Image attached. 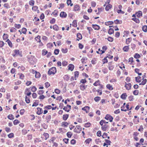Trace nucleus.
I'll use <instances>...</instances> for the list:
<instances>
[{"label":"nucleus","mask_w":147,"mask_h":147,"mask_svg":"<svg viewBox=\"0 0 147 147\" xmlns=\"http://www.w3.org/2000/svg\"><path fill=\"white\" fill-rule=\"evenodd\" d=\"M56 72V69L55 67H52L48 71V74L50 75L51 74H54Z\"/></svg>","instance_id":"1"},{"label":"nucleus","mask_w":147,"mask_h":147,"mask_svg":"<svg viewBox=\"0 0 147 147\" xmlns=\"http://www.w3.org/2000/svg\"><path fill=\"white\" fill-rule=\"evenodd\" d=\"M105 119L106 120H109L110 122H111L113 121V117L110 115L107 114L106 115Z\"/></svg>","instance_id":"2"},{"label":"nucleus","mask_w":147,"mask_h":147,"mask_svg":"<svg viewBox=\"0 0 147 147\" xmlns=\"http://www.w3.org/2000/svg\"><path fill=\"white\" fill-rule=\"evenodd\" d=\"M82 128L79 125H77L76 127L74 129V131L77 133H80V131L81 130Z\"/></svg>","instance_id":"3"},{"label":"nucleus","mask_w":147,"mask_h":147,"mask_svg":"<svg viewBox=\"0 0 147 147\" xmlns=\"http://www.w3.org/2000/svg\"><path fill=\"white\" fill-rule=\"evenodd\" d=\"M71 106L69 105H67V107H65L63 108V109L65 110L66 111H67L68 112L70 109H71Z\"/></svg>","instance_id":"4"},{"label":"nucleus","mask_w":147,"mask_h":147,"mask_svg":"<svg viewBox=\"0 0 147 147\" xmlns=\"http://www.w3.org/2000/svg\"><path fill=\"white\" fill-rule=\"evenodd\" d=\"M125 84H126L125 86L126 88V89L128 90L130 89L131 86V84L130 83L127 84L126 83H125Z\"/></svg>","instance_id":"5"},{"label":"nucleus","mask_w":147,"mask_h":147,"mask_svg":"<svg viewBox=\"0 0 147 147\" xmlns=\"http://www.w3.org/2000/svg\"><path fill=\"white\" fill-rule=\"evenodd\" d=\"M92 28L95 30H99L100 28L99 26L96 24H92Z\"/></svg>","instance_id":"6"},{"label":"nucleus","mask_w":147,"mask_h":147,"mask_svg":"<svg viewBox=\"0 0 147 147\" xmlns=\"http://www.w3.org/2000/svg\"><path fill=\"white\" fill-rule=\"evenodd\" d=\"M34 58V57L32 56L28 58L29 60L28 61H29L30 63L31 64H34V61L32 60V59H33Z\"/></svg>","instance_id":"7"},{"label":"nucleus","mask_w":147,"mask_h":147,"mask_svg":"<svg viewBox=\"0 0 147 147\" xmlns=\"http://www.w3.org/2000/svg\"><path fill=\"white\" fill-rule=\"evenodd\" d=\"M68 67L69 70L72 71L74 69V66L72 64H70L68 65Z\"/></svg>","instance_id":"8"},{"label":"nucleus","mask_w":147,"mask_h":147,"mask_svg":"<svg viewBox=\"0 0 147 147\" xmlns=\"http://www.w3.org/2000/svg\"><path fill=\"white\" fill-rule=\"evenodd\" d=\"M37 109L38 111L37 112V113L38 115H40L42 113L43 110L42 108H38Z\"/></svg>","instance_id":"9"},{"label":"nucleus","mask_w":147,"mask_h":147,"mask_svg":"<svg viewBox=\"0 0 147 147\" xmlns=\"http://www.w3.org/2000/svg\"><path fill=\"white\" fill-rule=\"evenodd\" d=\"M60 16V17L62 18H65L67 16V14L64 12L62 11L61 13Z\"/></svg>","instance_id":"10"},{"label":"nucleus","mask_w":147,"mask_h":147,"mask_svg":"<svg viewBox=\"0 0 147 147\" xmlns=\"http://www.w3.org/2000/svg\"><path fill=\"white\" fill-rule=\"evenodd\" d=\"M89 107L86 106L82 108V110L85 111L86 113H87L88 112L89 110Z\"/></svg>","instance_id":"11"},{"label":"nucleus","mask_w":147,"mask_h":147,"mask_svg":"<svg viewBox=\"0 0 147 147\" xmlns=\"http://www.w3.org/2000/svg\"><path fill=\"white\" fill-rule=\"evenodd\" d=\"M112 5L110 4H109L107 5L105 8V10L107 11H108L109 9H110L111 7H112Z\"/></svg>","instance_id":"12"},{"label":"nucleus","mask_w":147,"mask_h":147,"mask_svg":"<svg viewBox=\"0 0 147 147\" xmlns=\"http://www.w3.org/2000/svg\"><path fill=\"white\" fill-rule=\"evenodd\" d=\"M142 12L141 11H139L138 12L136 13V15L137 16V17L139 18L140 16H142Z\"/></svg>","instance_id":"13"},{"label":"nucleus","mask_w":147,"mask_h":147,"mask_svg":"<svg viewBox=\"0 0 147 147\" xmlns=\"http://www.w3.org/2000/svg\"><path fill=\"white\" fill-rule=\"evenodd\" d=\"M108 127V125L106 124H105L102 126L101 127L102 129L104 131H106L107 128Z\"/></svg>","instance_id":"14"},{"label":"nucleus","mask_w":147,"mask_h":147,"mask_svg":"<svg viewBox=\"0 0 147 147\" xmlns=\"http://www.w3.org/2000/svg\"><path fill=\"white\" fill-rule=\"evenodd\" d=\"M129 49V46H125L123 48V50L124 51L126 52L128 51Z\"/></svg>","instance_id":"15"},{"label":"nucleus","mask_w":147,"mask_h":147,"mask_svg":"<svg viewBox=\"0 0 147 147\" xmlns=\"http://www.w3.org/2000/svg\"><path fill=\"white\" fill-rule=\"evenodd\" d=\"M114 33V30L113 28H110L108 31V33L110 34H111Z\"/></svg>","instance_id":"16"},{"label":"nucleus","mask_w":147,"mask_h":147,"mask_svg":"<svg viewBox=\"0 0 147 147\" xmlns=\"http://www.w3.org/2000/svg\"><path fill=\"white\" fill-rule=\"evenodd\" d=\"M80 9V7L78 5H76L74 6V10L75 11H78Z\"/></svg>","instance_id":"17"},{"label":"nucleus","mask_w":147,"mask_h":147,"mask_svg":"<svg viewBox=\"0 0 147 147\" xmlns=\"http://www.w3.org/2000/svg\"><path fill=\"white\" fill-rule=\"evenodd\" d=\"M127 96V95L126 93H123L122 94L121 96V98L123 99H125L126 97Z\"/></svg>","instance_id":"18"},{"label":"nucleus","mask_w":147,"mask_h":147,"mask_svg":"<svg viewBox=\"0 0 147 147\" xmlns=\"http://www.w3.org/2000/svg\"><path fill=\"white\" fill-rule=\"evenodd\" d=\"M132 20L135 21L136 23L139 24L140 22V20L138 18H132Z\"/></svg>","instance_id":"19"},{"label":"nucleus","mask_w":147,"mask_h":147,"mask_svg":"<svg viewBox=\"0 0 147 147\" xmlns=\"http://www.w3.org/2000/svg\"><path fill=\"white\" fill-rule=\"evenodd\" d=\"M137 82H140L141 80V78L140 76H138L135 78Z\"/></svg>","instance_id":"20"},{"label":"nucleus","mask_w":147,"mask_h":147,"mask_svg":"<svg viewBox=\"0 0 147 147\" xmlns=\"http://www.w3.org/2000/svg\"><path fill=\"white\" fill-rule=\"evenodd\" d=\"M36 73L35 76L36 78H39L40 77V75L39 72H37L36 71H35Z\"/></svg>","instance_id":"21"},{"label":"nucleus","mask_w":147,"mask_h":147,"mask_svg":"<svg viewBox=\"0 0 147 147\" xmlns=\"http://www.w3.org/2000/svg\"><path fill=\"white\" fill-rule=\"evenodd\" d=\"M86 86H85L83 84H82L80 85V88L82 90H84L86 88Z\"/></svg>","instance_id":"22"},{"label":"nucleus","mask_w":147,"mask_h":147,"mask_svg":"<svg viewBox=\"0 0 147 147\" xmlns=\"http://www.w3.org/2000/svg\"><path fill=\"white\" fill-rule=\"evenodd\" d=\"M87 60V58L86 57H83L81 59V61L82 63H86V62H84V61H86Z\"/></svg>","instance_id":"23"},{"label":"nucleus","mask_w":147,"mask_h":147,"mask_svg":"<svg viewBox=\"0 0 147 147\" xmlns=\"http://www.w3.org/2000/svg\"><path fill=\"white\" fill-rule=\"evenodd\" d=\"M113 23V21H108V22H105V24L107 25L108 26L109 25H111Z\"/></svg>","instance_id":"24"},{"label":"nucleus","mask_w":147,"mask_h":147,"mask_svg":"<svg viewBox=\"0 0 147 147\" xmlns=\"http://www.w3.org/2000/svg\"><path fill=\"white\" fill-rule=\"evenodd\" d=\"M107 88L110 90H112L113 89L112 86L109 84H107L106 86Z\"/></svg>","instance_id":"25"},{"label":"nucleus","mask_w":147,"mask_h":147,"mask_svg":"<svg viewBox=\"0 0 147 147\" xmlns=\"http://www.w3.org/2000/svg\"><path fill=\"white\" fill-rule=\"evenodd\" d=\"M53 28L54 30L57 31L59 29V27L56 25H55L53 26Z\"/></svg>","instance_id":"26"},{"label":"nucleus","mask_w":147,"mask_h":147,"mask_svg":"<svg viewBox=\"0 0 147 147\" xmlns=\"http://www.w3.org/2000/svg\"><path fill=\"white\" fill-rule=\"evenodd\" d=\"M69 115L67 114L64 115L63 116V120L65 121L67 120L68 117Z\"/></svg>","instance_id":"27"},{"label":"nucleus","mask_w":147,"mask_h":147,"mask_svg":"<svg viewBox=\"0 0 147 147\" xmlns=\"http://www.w3.org/2000/svg\"><path fill=\"white\" fill-rule=\"evenodd\" d=\"M142 30L143 31L146 32L147 31V26H144L142 28Z\"/></svg>","instance_id":"28"},{"label":"nucleus","mask_w":147,"mask_h":147,"mask_svg":"<svg viewBox=\"0 0 147 147\" xmlns=\"http://www.w3.org/2000/svg\"><path fill=\"white\" fill-rule=\"evenodd\" d=\"M8 118L10 120H13L14 119V117L12 114H10L7 116Z\"/></svg>","instance_id":"29"},{"label":"nucleus","mask_w":147,"mask_h":147,"mask_svg":"<svg viewBox=\"0 0 147 147\" xmlns=\"http://www.w3.org/2000/svg\"><path fill=\"white\" fill-rule=\"evenodd\" d=\"M131 38H129L126 39V43L127 44H129L130 42L131 41Z\"/></svg>","instance_id":"30"},{"label":"nucleus","mask_w":147,"mask_h":147,"mask_svg":"<svg viewBox=\"0 0 147 147\" xmlns=\"http://www.w3.org/2000/svg\"><path fill=\"white\" fill-rule=\"evenodd\" d=\"M71 0H67V3L68 5H70L71 6H72L73 5L72 3H71Z\"/></svg>","instance_id":"31"},{"label":"nucleus","mask_w":147,"mask_h":147,"mask_svg":"<svg viewBox=\"0 0 147 147\" xmlns=\"http://www.w3.org/2000/svg\"><path fill=\"white\" fill-rule=\"evenodd\" d=\"M40 36H37L35 38L36 40L38 42H40Z\"/></svg>","instance_id":"32"},{"label":"nucleus","mask_w":147,"mask_h":147,"mask_svg":"<svg viewBox=\"0 0 147 147\" xmlns=\"http://www.w3.org/2000/svg\"><path fill=\"white\" fill-rule=\"evenodd\" d=\"M105 141L106 143L107 144V145H111V142L110 140L107 139H105Z\"/></svg>","instance_id":"33"},{"label":"nucleus","mask_w":147,"mask_h":147,"mask_svg":"<svg viewBox=\"0 0 147 147\" xmlns=\"http://www.w3.org/2000/svg\"><path fill=\"white\" fill-rule=\"evenodd\" d=\"M79 75V72L78 71H76L74 72L75 78V80H76V78L78 77Z\"/></svg>","instance_id":"34"},{"label":"nucleus","mask_w":147,"mask_h":147,"mask_svg":"<svg viewBox=\"0 0 147 147\" xmlns=\"http://www.w3.org/2000/svg\"><path fill=\"white\" fill-rule=\"evenodd\" d=\"M7 43L9 47H12V43L10 41V40H9V39H8L7 41Z\"/></svg>","instance_id":"35"},{"label":"nucleus","mask_w":147,"mask_h":147,"mask_svg":"<svg viewBox=\"0 0 147 147\" xmlns=\"http://www.w3.org/2000/svg\"><path fill=\"white\" fill-rule=\"evenodd\" d=\"M48 53V52L45 49L43 50L42 52V54L43 55H45Z\"/></svg>","instance_id":"36"},{"label":"nucleus","mask_w":147,"mask_h":147,"mask_svg":"<svg viewBox=\"0 0 147 147\" xmlns=\"http://www.w3.org/2000/svg\"><path fill=\"white\" fill-rule=\"evenodd\" d=\"M77 38L80 39H81L82 38V35L80 33H78L77 34Z\"/></svg>","instance_id":"37"},{"label":"nucleus","mask_w":147,"mask_h":147,"mask_svg":"<svg viewBox=\"0 0 147 147\" xmlns=\"http://www.w3.org/2000/svg\"><path fill=\"white\" fill-rule=\"evenodd\" d=\"M94 99L96 102H98L100 99V98L99 97L96 96L94 98Z\"/></svg>","instance_id":"38"},{"label":"nucleus","mask_w":147,"mask_h":147,"mask_svg":"<svg viewBox=\"0 0 147 147\" xmlns=\"http://www.w3.org/2000/svg\"><path fill=\"white\" fill-rule=\"evenodd\" d=\"M20 123V121L17 119L14 120L13 121V124L14 125H16L17 124L19 123Z\"/></svg>","instance_id":"39"},{"label":"nucleus","mask_w":147,"mask_h":147,"mask_svg":"<svg viewBox=\"0 0 147 147\" xmlns=\"http://www.w3.org/2000/svg\"><path fill=\"white\" fill-rule=\"evenodd\" d=\"M142 80L143 81L141 82V84L142 85H145L147 82V80L146 79H144V78H143Z\"/></svg>","instance_id":"40"},{"label":"nucleus","mask_w":147,"mask_h":147,"mask_svg":"<svg viewBox=\"0 0 147 147\" xmlns=\"http://www.w3.org/2000/svg\"><path fill=\"white\" fill-rule=\"evenodd\" d=\"M114 22L116 24H121L122 23V22L121 21H119L118 20H116L114 21Z\"/></svg>","instance_id":"41"},{"label":"nucleus","mask_w":147,"mask_h":147,"mask_svg":"<svg viewBox=\"0 0 147 147\" xmlns=\"http://www.w3.org/2000/svg\"><path fill=\"white\" fill-rule=\"evenodd\" d=\"M140 55L138 53L135 54L134 55V57L136 59H138L140 57Z\"/></svg>","instance_id":"42"},{"label":"nucleus","mask_w":147,"mask_h":147,"mask_svg":"<svg viewBox=\"0 0 147 147\" xmlns=\"http://www.w3.org/2000/svg\"><path fill=\"white\" fill-rule=\"evenodd\" d=\"M64 78L66 80H68L69 79V77L67 75H65L64 77Z\"/></svg>","instance_id":"43"},{"label":"nucleus","mask_w":147,"mask_h":147,"mask_svg":"<svg viewBox=\"0 0 147 147\" xmlns=\"http://www.w3.org/2000/svg\"><path fill=\"white\" fill-rule=\"evenodd\" d=\"M26 29L24 28H22V32L24 34H25L26 33Z\"/></svg>","instance_id":"44"},{"label":"nucleus","mask_w":147,"mask_h":147,"mask_svg":"<svg viewBox=\"0 0 147 147\" xmlns=\"http://www.w3.org/2000/svg\"><path fill=\"white\" fill-rule=\"evenodd\" d=\"M91 125L90 123H87L85 124V127H90Z\"/></svg>","instance_id":"45"},{"label":"nucleus","mask_w":147,"mask_h":147,"mask_svg":"<svg viewBox=\"0 0 147 147\" xmlns=\"http://www.w3.org/2000/svg\"><path fill=\"white\" fill-rule=\"evenodd\" d=\"M62 125H63L65 126V127H67V125L69 124L68 123L66 122H62Z\"/></svg>","instance_id":"46"},{"label":"nucleus","mask_w":147,"mask_h":147,"mask_svg":"<svg viewBox=\"0 0 147 147\" xmlns=\"http://www.w3.org/2000/svg\"><path fill=\"white\" fill-rule=\"evenodd\" d=\"M61 51L63 53H65L67 52V49H62Z\"/></svg>","instance_id":"47"},{"label":"nucleus","mask_w":147,"mask_h":147,"mask_svg":"<svg viewBox=\"0 0 147 147\" xmlns=\"http://www.w3.org/2000/svg\"><path fill=\"white\" fill-rule=\"evenodd\" d=\"M34 1L33 0H31L29 2V5H30L32 6L34 5Z\"/></svg>","instance_id":"48"},{"label":"nucleus","mask_w":147,"mask_h":147,"mask_svg":"<svg viewBox=\"0 0 147 147\" xmlns=\"http://www.w3.org/2000/svg\"><path fill=\"white\" fill-rule=\"evenodd\" d=\"M25 101L27 103H29L30 102V100L26 96H25Z\"/></svg>","instance_id":"49"},{"label":"nucleus","mask_w":147,"mask_h":147,"mask_svg":"<svg viewBox=\"0 0 147 147\" xmlns=\"http://www.w3.org/2000/svg\"><path fill=\"white\" fill-rule=\"evenodd\" d=\"M72 134H71L70 132H68L67 134V135L68 138H70L71 137Z\"/></svg>","instance_id":"50"},{"label":"nucleus","mask_w":147,"mask_h":147,"mask_svg":"<svg viewBox=\"0 0 147 147\" xmlns=\"http://www.w3.org/2000/svg\"><path fill=\"white\" fill-rule=\"evenodd\" d=\"M59 52V49H55L54 51V54L56 55H57L58 54Z\"/></svg>","instance_id":"51"},{"label":"nucleus","mask_w":147,"mask_h":147,"mask_svg":"<svg viewBox=\"0 0 147 147\" xmlns=\"http://www.w3.org/2000/svg\"><path fill=\"white\" fill-rule=\"evenodd\" d=\"M107 57H105L104 59L102 60L103 63L104 64L105 63H107L108 62L107 59Z\"/></svg>","instance_id":"52"},{"label":"nucleus","mask_w":147,"mask_h":147,"mask_svg":"<svg viewBox=\"0 0 147 147\" xmlns=\"http://www.w3.org/2000/svg\"><path fill=\"white\" fill-rule=\"evenodd\" d=\"M55 92L57 94H59L60 92V91L57 89H56L55 90Z\"/></svg>","instance_id":"53"},{"label":"nucleus","mask_w":147,"mask_h":147,"mask_svg":"<svg viewBox=\"0 0 147 147\" xmlns=\"http://www.w3.org/2000/svg\"><path fill=\"white\" fill-rule=\"evenodd\" d=\"M92 140V139L90 138H88L86 139L85 141V142L87 144H89L90 141Z\"/></svg>","instance_id":"54"},{"label":"nucleus","mask_w":147,"mask_h":147,"mask_svg":"<svg viewBox=\"0 0 147 147\" xmlns=\"http://www.w3.org/2000/svg\"><path fill=\"white\" fill-rule=\"evenodd\" d=\"M73 25L74 27L77 26V22L76 20H74L73 22Z\"/></svg>","instance_id":"55"},{"label":"nucleus","mask_w":147,"mask_h":147,"mask_svg":"<svg viewBox=\"0 0 147 147\" xmlns=\"http://www.w3.org/2000/svg\"><path fill=\"white\" fill-rule=\"evenodd\" d=\"M45 85L46 88H48L50 85V84L47 82L45 83Z\"/></svg>","instance_id":"56"},{"label":"nucleus","mask_w":147,"mask_h":147,"mask_svg":"<svg viewBox=\"0 0 147 147\" xmlns=\"http://www.w3.org/2000/svg\"><path fill=\"white\" fill-rule=\"evenodd\" d=\"M107 40L110 42H112L113 40V38L111 37H109L107 38Z\"/></svg>","instance_id":"57"},{"label":"nucleus","mask_w":147,"mask_h":147,"mask_svg":"<svg viewBox=\"0 0 147 147\" xmlns=\"http://www.w3.org/2000/svg\"><path fill=\"white\" fill-rule=\"evenodd\" d=\"M27 133V130L26 129H23L22 131V134L23 135H25Z\"/></svg>","instance_id":"58"},{"label":"nucleus","mask_w":147,"mask_h":147,"mask_svg":"<svg viewBox=\"0 0 147 147\" xmlns=\"http://www.w3.org/2000/svg\"><path fill=\"white\" fill-rule=\"evenodd\" d=\"M8 35L7 34H4L3 36V39L4 40H6L8 38Z\"/></svg>","instance_id":"59"},{"label":"nucleus","mask_w":147,"mask_h":147,"mask_svg":"<svg viewBox=\"0 0 147 147\" xmlns=\"http://www.w3.org/2000/svg\"><path fill=\"white\" fill-rule=\"evenodd\" d=\"M107 134L106 133H104L103 135L102 136V137L103 138H106L107 137Z\"/></svg>","instance_id":"60"},{"label":"nucleus","mask_w":147,"mask_h":147,"mask_svg":"<svg viewBox=\"0 0 147 147\" xmlns=\"http://www.w3.org/2000/svg\"><path fill=\"white\" fill-rule=\"evenodd\" d=\"M20 74H19V75H20V78L21 79H23L24 77V75L22 73H20Z\"/></svg>","instance_id":"61"},{"label":"nucleus","mask_w":147,"mask_h":147,"mask_svg":"<svg viewBox=\"0 0 147 147\" xmlns=\"http://www.w3.org/2000/svg\"><path fill=\"white\" fill-rule=\"evenodd\" d=\"M62 64L63 66H65L67 65V61H64L62 62Z\"/></svg>","instance_id":"62"},{"label":"nucleus","mask_w":147,"mask_h":147,"mask_svg":"<svg viewBox=\"0 0 147 147\" xmlns=\"http://www.w3.org/2000/svg\"><path fill=\"white\" fill-rule=\"evenodd\" d=\"M14 26L16 28H20L21 27V25L20 24H15Z\"/></svg>","instance_id":"63"},{"label":"nucleus","mask_w":147,"mask_h":147,"mask_svg":"<svg viewBox=\"0 0 147 147\" xmlns=\"http://www.w3.org/2000/svg\"><path fill=\"white\" fill-rule=\"evenodd\" d=\"M138 90H135L133 92V94L134 95H136L138 94Z\"/></svg>","instance_id":"64"}]
</instances>
